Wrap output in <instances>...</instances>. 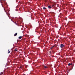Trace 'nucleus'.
<instances>
[{"label":"nucleus","instance_id":"1","mask_svg":"<svg viewBox=\"0 0 75 75\" xmlns=\"http://www.w3.org/2000/svg\"><path fill=\"white\" fill-rule=\"evenodd\" d=\"M64 46V45H63V44H61L60 45V47L61 48H63Z\"/></svg>","mask_w":75,"mask_h":75},{"label":"nucleus","instance_id":"2","mask_svg":"<svg viewBox=\"0 0 75 75\" xmlns=\"http://www.w3.org/2000/svg\"><path fill=\"white\" fill-rule=\"evenodd\" d=\"M42 67H44V68L45 69H47V66H45L44 65H43L42 66Z\"/></svg>","mask_w":75,"mask_h":75},{"label":"nucleus","instance_id":"3","mask_svg":"<svg viewBox=\"0 0 75 75\" xmlns=\"http://www.w3.org/2000/svg\"><path fill=\"white\" fill-rule=\"evenodd\" d=\"M43 10H46L47 9V8H46V7H43Z\"/></svg>","mask_w":75,"mask_h":75},{"label":"nucleus","instance_id":"4","mask_svg":"<svg viewBox=\"0 0 75 75\" xmlns=\"http://www.w3.org/2000/svg\"><path fill=\"white\" fill-rule=\"evenodd\" d=\"M17 35V33H16L14 35V37H16Z\"/></svg>","mask_w":75,"mask_h":75},{"label":"nucleus","instance_id":"5","mask_svg":"<svg viewBox=\"0 0 75 75\" xmlns=\"http://www.w3.org/2000/svg\"><path fill=\"white\" fill-rule=\"evenodd\" d=\"M68 65L69 66H70V65H72V63H69Z\"/></svg>","mask_w":75,"mask_h":75},{"label":"nucleus","instance_id":"6","mask_svg":"<svg viewBox=\"0 0 75 75\" xmlns=\"http://www.w3.org/2000/svg\"><path fill=\"white\" fill-rule=\"evenodd\" d=\"M22 36H20L18 37L19 39H21V38H22Z\"/></svg>","mask_w":75,"mask_h":75},{"label":"nucleus","instance_id":"7","mask_svg":"<svg viewBox=\"0 0 75 75\" xmlns=\"http://www.w3.org/2000/svg\"><path fill=\"white\" fill-rule=\"evenodd\" d=\"M48 8H52V7H51V6H48Z\"/></svg>","mask_w":75,"mask_h":75},{"label":"nucleus","instance_id":"8","mask_svg":"<svg viewBox=\"0 0 75 75\" xmlns=\"http://www.w3.org/2000/svg\"><path fill=\"white\" fill-rule=\"evenodd\" d=\"M19 68H21V69H23V66H21Z\"/></svg>","mask_w":75,"mask_h":75},{"label":"nucleus","instance_id":"9","mask_svg":"<svg viewBox=\"0 0 75 75\" xmlns=\"http://www.w3.org/2000/svg\"><path fill=\"white\" fill-rule=\"evenodd\" d=\"M55 5H54V4H53L52 6L53 7H55Z\"/></svg>","mask_w":75,"mask_h":75},{"label":"nucleus","instance_id":"10","mask_svg":"<svg viewBox=\"0 0 75 75\" xmlns=\"http://www.w3.org/2000/svg\"><path fill=\"white\" fill-rule=\"evenodd\" d=\"M14 51H18V50H17V49H15L14 50Z\"/></svg>","mask_w":75,"mask_h":75},{"label":"nucleus","instance_id":"11","mask_svg":"<svg viewBox=\"0 0 75 75\" xmlns=\"http://www.w3.org/2000/svg\"><path fill=\"white\" fill-rule=\"evenodd\" d=\"M4 74V73H3V72H1V75L3 74Z\"/></svg>","mask_w":75,"mask_h":75},{"label":"nucleus","instance_id":"12","mask_svg":"<svg viewBox=\"0 0 75 75\" xmlns=\"http://www.w3.org/2000/svg\"><path fill=\"white\" fill-rule=\"evenodd\" d=\"M10 53V51H9L8 52V54Z\"/></svg>","mask_w":75,"mask_h":75},{"label":"nucleus","instance_id":"13","mask_svg":"<svg viewBox=\"0 0 75 75\" xmlns=\"http://www.w3.org/2000/svg\"><path fill=\"white\" fill-rule=\"evenodd\" d=\"M13 23H15V24H17V23H16V22H15V23L14 22H13Z\"/></svg>","mask_w":75,"mask_h":75},{"label":"nucleus","instance_id":"14","mask_svg":"<svg viewBox=\"0 0 75 75\" xmlns=\"http://www.w3.org/2000/svg\"><path fill=\"white\" fill-rule=\"evenodd\" d=\"M4 10H5V12H6V10H5V9H4Z\"/></svg>","mask_w":75,"mask_h":75},{"label":"nucleus","instance_id":"15","mask_svg":"<svg viewBox=\"0 0 75 75\" xmlns=\"http://www.w3.org/2000/svg\"><path fill=\"white\" fill-rule=\"evenodd\" d=\"M0 3H1V0H0Z\"/></svg>","mask_w":75,"mask_h":75},{"label":"nucleus","instance_id":"16","mask_svg":"<svg viewBox=\"0 0 75 75\" xmlns=\"http://www.w3.org/2000/svg\"><path fill=\"white\" fill-rule=\"evenodd\" d=\"M55 47V45L53 46L52 47L53 48V47Z\"/></svg>","mask_w":75,"mask_h":75},{"label":"nucleus","instance_id":"17","mask_svg":"<svg viewBox=\"0 0 75 75\" xmlns=\"http://www.w3.org/2000/svg\"><path fill=\"white\" fill-rule=\"evenodd\" d=\"M59 12H60V11H61V10H59Z\"/></svg>","mask_w":75,"mask_h":75},{"label":"nucleus","instance_id":"18","mask_svg":"<svg viewBox=\"0 0 75 75\" xmlns=\"http://www.w3.org/2000/svg\"><path fill=\"white\" fill-rule=\"evenodd\" d=\"M10 51V50H8V51Z\"/></svg>","mask_w":75,"mask_h":75},{"label":"nucleus","instance_id":"19","mask_svg":"<svg viewBox=\"0 0 75 75\" xmlns=\"http://www.w3.org/2000/svg\"><path fill=\"white\" fill-rule=\"evenodd\" d=\"M1 5L3 7V5H2V4H1Z\"/></svg>","mask_w":75,"mask_h":75},{"label":"nucleus","instance_id":"20","mask_svg":"<svg viewBox=\"0 0 75 75\" xmlns=\"http://www.w3.org/2000/svg\"><path fill=\"white\" fill-rule=\"evenodd\" d=\"M52 47L51 48V49H52Z\"/></svg>","mask_w":75,"mask_h":75},{"label":"nucleus","instance_id":"21","mask_svg":"<svg viewBox=\"0 0 75 75\" xmlns=\"http://www.w3.org/2000/svg\"><path fill=\"white\" fill-rule=\"evenodd\" d=\"M50 53H51V51H50Z\"/></svg>","mask_w":75,"mask_h":75},{"label":"nucleus","instance_id":"22","mask_svg":"<svg viewBox=\"0 0 75 75\" xmlns=\"http://www.w3.org/2000/svg\"><path fill=\"white\" fill-rule=\"evenodd\" d=\"M20 19H21V18H20Z\"/></svg>","mask_w":75,"mask_h":75},{"label":"nucleus","instance_id":"23","mask_svg":"<svg viewBox=\"0 0 75 75\" xmlns=\"http://www.w3.org/2000/svg\"><path fill=\"white\" fill-rule=\"evenodd\" d=\"M0 75H2L1 74H0Z\"/></svg>","mask_w":75,"mask_h":75},{"label":"nucleus","instance_id":"24","mask_svg":"<svg viewBox=\"0 0 75 75\" xmlns=\"http://www.w3.org/2000/svg\"><path fill=\"white\" fill-rule=\"evenodd\" d=\"M66 20H67V19H66Z\"/></svg>","mask_w":75,"mask_h":75},{"label":"nucleus","instance_id":"25","mask_svg":"<svg viewBox=\"0 0 75 75\" xmlns=\"http://www.w3.org/2000/svg\"><path fill=\"white\" fill-rule=\"evenodd\" d=\"M25 68H27L26 67H25Z\"/></svg>","mask_w":75,"mask_h":75}]
</instances>
